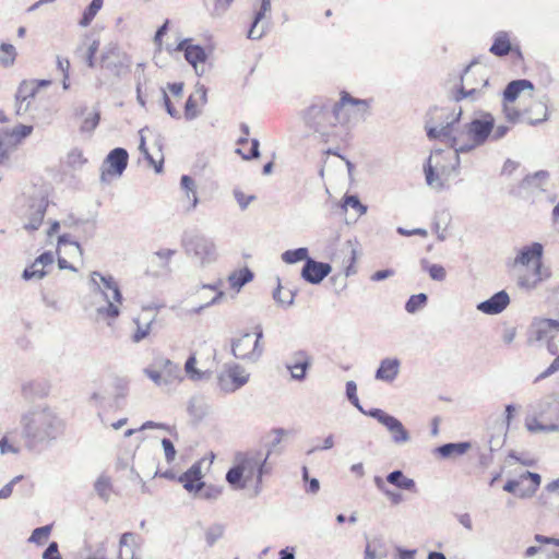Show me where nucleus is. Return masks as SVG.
<instances>
[{"label":"nucleus","instance_id":"4d7b16f0","mask_svg":"<svg viewBox=\"0 0 559 559\" xmlns=\"http://www.w3.org/2000/svg\"><path fill=\"white\" fill-rule=\"evenodd\" d=\"M144 373L147 378H150L157 386H168L167 382L164 380L163 372L159 368L156 367V360L152 362L148 367L144 369Z\"/></svg>","mask_w":559,"mask_h":559},{"label":"nucleus","instance_id":"f8f14e48","mask_svg":"<svg viewBox=\"0 0 559 559\" xmlns=\"http://www.w3.org/2000/svg\"><path fill=\"white\" fill-rule=\"evenodd\" d=\"M249 373L239 365L230 366L218 376V386L225 393H233L249 381Z\"/></svg>","mask_w":559,"mask_h":559},{"label":"nucleus","instance_id":"79ce46f5","mask_svg":"<svg viewBox=\"0 0 559 559\" xmlns=\"http://www.w3.org/2000/svg\"><path fill=\"white\" fill-rule=\"evenodd\" d=\"M425 177L427 185L436 190L443 189L444 185L449 181L450 175H441L438 169H432L425 166Z\"/></svg>","mask_w":559,"mask_h":559},{"label":"nucleus","instance_id":"8fccbe9b","mask_svg":"<svg viewBox=\"0 0 559 559\" xmlns=\"http://www.w3.org/2000/svg\"><path fill=\"white\" fill-rule=\"evenodd\" d=\"M308 257L307 248H298L295 250H287L283 252L282 260L287 264H294L300 261H307Z\"/></svg>","mask_w":559,"mask_h":559},{"label":"nucleus","instance_id":"39448f33","mask_svg":"<svg viewBox=\"0 0 559 559\" xmlns=\"http://www.w3.org/2000/svg\"><path fill=\"white\" fill-rule=\"evenodd\" d=\"M182 246L188 257L205 267L217 260L215 242L204 235H189L182 240Z\"/></svg>","mask_w":559,"mask_h":559},{"label":"nucleus","instance_id":"69168bd1","mask_svg":"<svg viewBox=\"0 0 559 559\" xmlns=\"http://www.w3.org/2000/svg\"><path fill=\"white\" fill-rule=\"evenodd\" d=\"M63 247H69V249H74L76 255L82 257V249L78 241L73 240L70 235H61L58 238V248L61 250Z\"/></svg>","mask_w":559,"mask_h":559},{"label":"nucleus","instance_id":"9b49d317","mask_svg":"<svg viewBox=\"0 0 559 559\" xmlns=\"http://www.w3.org/2000/svg\"><path fill=\"white\" fill-rule=\"evenodd\" d=\"M460 166V155H457L454 151H442L436 150L433 151L428 160L426 167L438 169L441 175H450V178L457 174V169Z\"/></svg>","mask_w":559,"mask_h":559},{"label":"nucleus","instance_id":"20e7f679","mask_svg":"<svg viewBox=\"0 0 559 559\" xmlns=\"http://www.w3.org/2000/svg\"><path fill=\"white\" fill-rule=\"evenodd\" d=\"M334 115L332 118L340 126L354 124L366 119L369 111V103L366 99L352 97L347 92H342L340 100H333Z\"/></svg>","mask_w":559,"mask_h":559},{"label":"nucleus","instance_id":"a211bd4d","mask_svg":"<svg viewBox=\"0 0 559 559\" xmlns=\"http://www.w3.org/2000/svg\"><path fill=\"white\" fill-rule=\"evenodd\" d=\"M550 271L543 266V264H536L532 271L526 270L518 277V285L524 289H535L543 281L550 277Z\"/></svg>","mask_w":559,"mask_h":559},{"label":"nucleus","instance_id":"5fc2aeb1","mask_svg":"<svg viewBox=\"0 0 559 559\" xmlns=\"http://www.w3.org/2000/svg\"><path fill=\"white\" fill-rule=\"evenodd\" d=\"M1 56H0V62L4 67H10L14 63L16 58V50L15 47L11 44H1L0 45Z\"/></svg>","mask_w":559,"mask_h":559},{"label":"nucleus","instance_id":"f3484780","mask_svg":"<svg viewBox=\"0 0 559 559\" xmlns=\"http://www.w3.org/2000/svg\"><path fill=\"white\" fill-rule=\"evenodd\" d=\"M331 270L330 264L317 262L310 258L305 262L301 276L308 283L319 284L330 274Z\"/></svg>","mask_w":559,"mask_h":559},{"label":"nucleus","instance_id":"72a5a7b5","mask_svg":"<svg viewBox=\"0 0 559 559\" xmlns=\"http://www.w3.org/2000/svg\"><path fill=\"white\" fill-rule=\"evenodd\" d=\"M180 188L185 192L186 199L190 202L188 211L194 210L199 204L194 179L188 175H183L180 179Z\"/></svg>","mask_w":559,"mask_h":559},{"label":"nucleus","instance_id":"ea45409f","mask_svg":"<svg viewBox=\"0 0 559 559\" xmlns=\"http://www.w3.org/2000/svg\"><path fill=\"white\" fill-rule=\"evenodd\" d=\"M295 296V292L284 289L281 285L280 278H277V286L273 292V299L275 302L283 308H288L294 305Z\"/></svg>","mask_w":559,"mask_h":559},{"label":"nucleus","instance_id":"2f4dec72","mask_svg":"<svg viewBox=\"0 0 559 559\" xmlns=\"http://www.w3.org/2000/svg\"><path fill=\"white\" fill-rule=\"evenodd\" d=\"M557 501H559V479L547 484L538 498V502L548 510H555Z\"/></svg>","mask_w":559,"mask_h":559},{"label":"nucleus","instance_id":"f704fd0d","mask_svg":"<svg viewBox=\"0 0 559 559\" xmlns=\"http://www.w3.org/2000/svg\"><path fill=\"white\" fill-rule=\"evenodd\" d=\"M462 115V110L457 112V115L452 119L451 122H447L445 124H440L438 127L427 128V135L430 140L439 139L442 142L448 144L449 138L451 135L452 124L460 119Z\"/></svg>","mask_w":559,"mask_h":559},{"label":"nucleus","instance_id":"bf43d9fd","mask_svg":"<svg viewBox=\"0 0 559 559\" xmlns=\"http://www.w3.org/2000/svg\"><path fill=\"white\" fill-rule=\"evenodd\" d=\"M348 207L355 210L359 216L367 213V206L364 205L357 195H345L343 202V209L347 210Z\"/></svg>","mask_w":559,"mask_h":559},{"label":"nucleus","instance_id":"6ab92c4d","mask_svg":"<svg viewBox=\"0 0 559 559\" xmlns=\"http://www.w3.org/2000/svg\"><path fill=\"white\" fill-rule=\"evenodd\" d=\"M448 144L457 155L468 153L478 147L472 142L466 124L460 130L453 129V127L451 128V135Z\"/></svg>","mask_w":559,"mask_h":559},{"label":"nucleus","instance_id":"3c124183","mask_svg":"<svg viewBox=\"0 0 559 559\" xmlns=\"http://www.w3.org/2000/svg\"><path fill=\"white\" fill-rule=\"evenodd\" d=\"M503 114L506 120L510 123L524 121V109H518L512 103H503Z\"/></svg>","mask_w":559,"mask_h":559},{"label":"nucleus","instance_id":"393cba45","mask_svg":"<svg viewBox=\"0 0 559 559\" xmlns=\"http://www.w3.org/2000/svg\"><path fill=\"white\" fill-rule=\"evenodd\" d=\"M543 257V246L539 242H533L530 246L523 247L518 257L515 258V264H521L523 266H528L532 264L535 266L536 264L542 263Z\"/></svg>","mask_w":559,"mask_h":559},{"label":"nucleus","instance_id":"cd10ccee","mask_svg":"<svg viewBox=\"0 0 559 559\" xmlns=\"http://www.w3.org/2000/svg\"><path fill=\"white\" fill-rule=\"evenodd\" d=\"M155 360L156 367L162 370L164 380L168 385L182 381V372L178 364L165 357H157Z\"/></svg>","mask_w":559,"mask_h":559},{"label":"nucleus","instance_id":"4c0bfd02","mask_svg":"<svg viewBox=\"0 0 559 559\" xmlns=\"http://www.w3.org/2000/svg\"><path fill=\"white\" fill-rule=\"evenodd\" d=\"M471 448L468 442H457V443H445L436 449V452L442 457H451L463 455Z\"/></svg>","mask_w":559,"mask_h":559},{"label":"nucleus","instance_id":"680f3d73","mask_svg":"<svg viewBox=\"0 0 559 559\" xmlns=\"http://www.w3.org/2000/svg\"><path fill=\"white\" fill-rule=\"evenodd\" d=\"M45 275H46L45 269L41 267L40 264H37V260H35L29 267H26L23 271L22 277L25 281H29L33 278L41 280Z\"/></svg>","mask_w":559,"mask_h":559},{"label":"nucleus","instance_id":"864d4df0","mask_svg":"<svg viewBox=\"0 0 559 559\" xmlns=\"http://www.w3.org/2000/svg\"><path fill=\"white\" fill-rule=\"evenodd\" d=\"M252 280V273L250 270L245 269L239 273H233L229 275L228 281L233 288H241L245 284L249 283Z\"/></svg>","mask_w":559,"mask_h":559},{"label":"nucleus","instance_id":"1a4fd4ad","mask_svg":"<svg viewBox=\"0 0 559 559\" xmlns=\"http://www.w3.org/2000/svg\"><path fill=\"white\" fill-rule=\"evenodd\" d=\"M262 336V329L258 328L257 332L245 333L235 340L233 342L234 356L242 360L257 361L263 353V347L260 344Z\"/></svg>","mask_w":559,"mask_h":559},{"label":"nucleus","instance_id":"473e14b6","mask_svg":"<svg viewBox=\"0 0 559 559\" xmlns=\"http://www.w3.org/2000/svg\"><path fill=\"white\" fill-rule=\"evenodd\" d=\"M384 427L391 433L392 441L395 444H404L411 440L409 432L405 429L401 420L392 416Z\"/></svg>","mask_w":559,"mask_h":559},{"label":"nucleus","instance_id":"e2e57ef3","mask_svg":"<svg viewBox=\"0 0 559 559\" xmlns=\"http://www.w3.org/2000/svg\"><path fill=\"white\" fill-rule=\"evenodd\" d=\"M100 120V114L99 110L95 109L90 116H87L82 124H81V131L82 132H93L96 127L98 126Z\"/></svg>","mask_w":559,"mask_h":559},{"label":"nucleus","instance_id":"58836bf2","mask_svg":"<svg viewBox=\"0 0 559 559\" xmlns=\"http://www.w3.org/2000/svg\"><path fill=\"white\" fill-rule=\"evenodd\" d=\"M221 286H222L221 281L215 284L203 285L201 287L202 292H205L209 289V290L215 293V295L213 297H211L210 300L206 301L205 304H201L199 307L194 308L192 310V312L200 313L203 309H205L212 305L218 304L225 297V293L221 289Z\"/></svg>","mask_w":559,"mask_h":559},{"label":"nucleus","instance_id":"49530a36","mask_svg":"<svg viewBox=\"0 0 559 559\" xmlns=\"http://www.w3.org/2000/svg\"><path fill=\"white\" fill-rule=\"evenodd\" d=\"M103 4L104 0H92L88 7L84 10L81 20L79 21V25L81 27H87L103 8Z\"/></svg>","mask_w":559,"mask_h":559},{"label":"nucleus","instance_id":"6e6552de","mask_svg":"<svg viewBox=\"0 0 559 559\" xmlns=\"http://www.w3.org/2000/svg\"><path fill=\"white\" fill-rule=\"evenodd\" d=\"M271 455V450L264 453L261 450H250L247 452L237 453L235 462L238 463L245 473L246 479H250L257 475V485L262 484V477L270 472L266 463Z\"/></svg>","mask_w":559,"mask_h":559},{"label":"nucleus","instance_id":"7c9ffc66","mask_svg":"<svg viewBox=\"0 0 559 559\" xmlns=\"http://www.w3.org/2000/svg\"><path fill=\"white\" fill-rule=\"evenodd\" d=\"M201 478L202 474L200 465L193 464L180 476L179 480L189 492H199L204 487V483L201 481Z\"/></svg>","mask_w":559,"mask_h":559},{"label":"nucleus","instance_id":"0eeeda50","mask_svg":"<svg viewBox=\"0 0 559 559\" xmlns=\"http://www.w3.org/2000/svg\"><path fill=\"white\" fill-rule=\"evenodd\" d=\"M333 100L313 104L309 107L306 116L307 123L316 132L322 136L334 134V129L338 126L337 121L332 118L334 115Z\"/></svg>","mask_w":559,"mask_h":559},{"label":"nucleus","instance_id":"09e8293b","mask_svg":"<svg viewBox=\"0 0 559 559\" xmlns=\"http://www.w3.org/2000/svg\"><path fill=\"white\" fill-rule=\"evenodd\" d=\"M245 476L243 471L240 465L236 463L234 467H231L226 474V480L235 488L243 489L246 487V483L241 481Z\"/></svg>","mask_w":559,"mask_h":559},{"label":"nucleus","instance_id":"c9c22d12","mask_svg":"<svg viewBox=\"0 0 559 559\" xmlns=\"http://www.w3.org/2000/svg\"><path fill=\"white\" fill-rule=\"evenodd\" d=\"M386 481L400 489L415 491L416 484L414 479L406 477L402 471L396 469L388 474Z\"/></svg>","mask_w":559,"mask_h":559},{"label":"nucleus","instance_id":"412c9836","mask_svg":"<svg viewBox=\"0 0 559 559\" xmlns=\"http://www.w3.org/2000/svg\"><path fill=\"white\" fill-rule=\"evenodd\" d=\"M400 371L401 360L396 357H386L380 361L374 378L379 381L392 383L400 374Z\"/></svg>","mask_w":559,"mask_h":559},{"label":"nucleus","instance_id":"9d476101","mask_svg":"<svg viewBox=\"0 0 559 559\" xmlns=\"http://www.w3.org/2000/svg\"><path fill=\"white\" fill-rule=\"evenodd\" d=\"M129 154L122 147H116L109 152L102 165L100 180L109 182L112 178H119L128 166Z\"/></svg>","mask_w":559,"mask_h":559},{"label":"nucleus","instance_id":"b1692460","mask_svg":"<svg viewBox=\"0 0 559 559\" xmlns=\"http://www.w3.org/2000/svg\"><path fill=\"white\" fill-rule=\"evenodd\" d=\"M207 91L204 85L197 84L195 91L191 94L185 105V117L187 120H193L200 115V110H198V104L202 105L207 102Z\"/></svg>","mask_w":559,"mask_h":559},{"label":"nucleus","instance_id":"13d9d810","mask_svg":"<svg viewBox=\"0 0 559 559\" xmlns=\"http://www.w3.org/2000/svg\"><path fill=\"white\" fill-rule=\"evenodd\" d=\"M144 131L145 129H142L139 131V134H140V144H139V151L144 155V157L147 159V162L154 166L155 168V171L157 174H159L162 171V167H163V159L159 160V163L157 164L155 162V159L153 158V156L148 153L147 148H146V143H145V136H144Z\"/></svg>","mask_w":559,"mask_h":559},{"label":"nucleus","instance_id":"5701e85b","mask_svg":"<svg viewBox=\"0 0 559 559\" xmlns=\"http://www.w3.org/2000/svg\"><path fill=\"white\" fill-rule=\"evenodd\" d=\"M311 366V357L304 350L293 354L292 361L286 365L290 370L292 378L295 380H304L308 368Z\"/></svg>","mask_w":559,"mask_h":559},{"label":"nucleus","instance_id":"052dcab7","mask_svg":"<svg viewBox=\"0 0 559 559\" xmlns=\"http://www.w3.org/2000/svg\"><path fill=\"white\" fill-rule=\"evenodd\" d=\"M197 358L195 356H190L185 364V371L189 379L192 381H199L203 379L204 372L195 368Z\"/></svg>","mask_w":559,"mask_h":559},{"label":"nucleus","instance_id":"f257e3e1","mask_svg":"<svg viewBox=\"0 0 559 559\" xmlns=\"http://www.w3.org/2000/svg\"><path fill=\"white\" fill-rule=\"evenodd\" d=\"M88 284L94 294H98L106 301L105 306L96 308V320L115 321L120 314V305H122L123 297L117 281L110 274H102L94 271L90 274Z\"/></svg>","mask_w":559,"mask_h":559},{"label":"nucleus","instance_id":"c85d7f7f","mask_svg":"<svg viewBox=\"0 0 559 559\" xmlns=\"http://www.w3.org/2000/svg\"><path fill=\"white\" fill-rule=\"evenodd\" d=\"M548 119V107L545 102L534 100L524 108V121L531 126L544 122Z\"/></svg>","mask_w":559,"mask_h":559},{"label":"nucleus","instance_id":"de8ad7c7","mask_svg":"<svg viewBox=\"0 0 559 559\" xmlns=\"http://www.w3.org/2000/svg\"><path fill=\"white\" fill-rule=\"evenodd\" d=\"M3 130L7 131L12 141L19 145L24 139L32 134L33 126L17 124L12 129L3 128Z\"/></svg>","mask_w":559,"mask_h":559},{"label":"nucleus","instance_id":"774afa93","mask_svg":"<svg viewBox=\"0 0 559 559\" xmlns=\"http://www.w3.org/2000/svg\"><path fill=\"white\" fill-rule=\"evenodd\" d=\"M548 177V173L547 171H544V170H539V171H536L534 175H530V176H526L522 183H521V187L524 188V189H527L530 187H539L537 181H544L546 180Z\"/></svg>","mask_w":559,"mask_h":559},{"label":"nucleus","instance_id":"423d86ee","mask_svg":"<svg viewBox=\"0 0 559 559\" xmlns=\"http://www.w3.org/2000/svg\"><path fill=\"white\" fill-rule=\"evenodd\" d=\"M461 80L462 86L453 96L455 102H460L466 97L476 99L480 95L483 88L489 85L486 69L476 62L471 63L466 68Z\"/></svg>","mask_w":559,"mask_h":559},{"label":"nucleus","instance_id":"4be33fe9","mask_svg":"<svg viewBox=\"0 0 559 559\" xmlns=\"http://www.w3.org/2000/svg\"><path fill=\"white\" fill-rule=\"evenodd\" d=\"M509 295L504 292H498L489 299L477 305V310L486 314H498L502 312L509 305Z\"/></svg>","mask_w":559,"mask_h":559},{"label":"nucleus","instance_id":"4468645a","mask_svg":"<svg viewBox=\"0 0 559 559\" xmlns=\"http://www.w3.org/2000/svg\"><path fill=\"white\" fill-rule=\"evenodd\" d=\"M48 202L44 198L32 199L24 213L23 228L27 231L37 230L44 219Z\"/></svg>","mask_w":559,"mask_h":559},{"label":"nucleus","instance_id":"a19ab883","mask_svg":"<svg viewBox=\"0 0 559 559\" xmlns=\"http://www.w3.org/2000/svg\"><path fill=\"white\" fill-rule=\"evenodd\" d=\"M17 145L12 141L9 133L3 129H0V164L9 162L10 156Z\"/></svg>","mask_w":559,"mask_h":559},{"label":"nucleus","instance_id":"0e129e2a","mask_svg":"<svg viewBox=\"0 0 559 559\" xmlns=\"http://www.w3.org/2000/svg\"><path fill=\"white\" fill-rule=\"evenodd\" d=\"M36 91H37V87L35 86L34 83L24 82L20 85V87L16 92V95H15V99L29 100L31 98H33L35 96Z\"/></svg>","mask_w":559,"mask_h":559},{"label":"nucleus","instance_id":"6e6d98bb","mask_svg":"<svg viewBox=\"0 0 559 559\" xmlns=\"http://www.w3.org/2000/svg\"><path fill=\"white\" fill-rule=\"evenodd\" d=\"M427 299H428V297L424 293H420V294H417V295H413L406 301L405 310L408 313H415L416 311H418L419 309H421L426 305Z\"/></svg>","mask_w":559,"mask_h":559},{"label":"nucleus","instance_id":"c756f323","mask_svg":"<svg viewBox=\"0 0 559 559\" xmlns=\"http://www.w3.org/2000/svg\"><path fill=\"white\" fill-rule=\"evenodd\" d=\"M156 314L152 312L151 308H144L143 313L134 320L136 324V331L134 332L132 340L135 343L144 340L151 332L152 323L155 321Z\"/></svg>","mask_w":559,"mask_h":559},{"label":"nucleus","instance_id":"f03ea898","mask_svg":"<svg viewBox=\"0 0 559 559\" xmlns=\"http://www.w3.org/2000/svg\"><path fill=\"white\" fill-rule=\"evenodd\" d=\"M23 433L35 441L56 439L63 429V421L48 407H35L22 416Z\"/></svg>","mask_w":559,"mask_h":559},{"label":"nucleus","instance_id":"e433bc0d","mask_svg":"<svg viewBox=\"0 0 559 559\" xmlns=\"http://www.w3.org/2000/svg\"><path fill=\"white\" fill-rule=\"evenodd\" d=\"M490 52L498 57L508 55L511 50V44L507 32H498L495 35L493 44L490 47Z\"/></svg>","mask_w":559,"mask_h":559},{"label":"nucleus","instance_id":"a18cd8bd","mask_svg":"<svg viewBox=\"0 0 559 559\" xmlns=\"http://www.w3.org/2000/svg\"><path fill=\"white\" fill-rule=\"evenodd\" d=\"M94 489L97 493V496L105 502L109 501L111 492H112V486L111 480L106 475H100L97 480L94 484Z\"/></svg>","mask_w":559,"mask_h":559},{"label":"nucleus","instance_id":"c03bdc74","mask_svg":"<svg viewBox=\"0 0 559 559\" xmlns=\"http://www.w3.org/2000/svg\"><path fill=\"white\" fill-rule=\"evenodd\" d=\"M188 411L194 418L202 419L210 413V406L203 397L193 396L189 401Z\"/></svg>","mask_w":559,"mask_h":559},{"label":"nucleus","instance_id":"37998d69","mask_svg":"<svg viewBox=\"0 0 559 559\" xmlns=\"http://www.w3.org/2000/svg\"><path fill=\"white\" fill-rule=\"evenodd\" d=\"M133 542L134 535L132 533L122 534L119 542L118 559H135V552L132 546Z\"/></svg>","mask_w":559,"mask_h":559},{"label":"nucleus","instance_id":"2eb2a0df","mask_svg":"<svg viewBox=\"0 0 559 559\" xmlns=\"http://www.w3.org/2000/svg\"><path fill=\"white\" fill-rule=\"evenodd\" d=\"M190 39L181 40L176 50L183 51L186 60L194 68L198 75H202L205 72L206 52L199 45L189 44Z\"/></svg>","mask_w":559,"mask_h":559},{"label":"nucleus","instance_id":"7ed1b4c3","mask_svg":"<svg viewBox=\"0 0 559 559\" xmlns=\"http://www.w3.org/2000/svg\"><path fill=\"white\" fill-rule=\"evenodd\" d=\"M525 427L530 432H558L559 431V404L548 397L539 402L532 415L525 418Z\"/></svg>","mask_w":559,"mask_h":559},{"label":"nucleus","instance_id":"ddd939ff","mask_svg":"<svg viewBox=\"0 0 559 559\" xmlns=\"http://www.w3.org/2000/svg\"><path fill=\"white\" fill-rule=\"evenodd\" d=\"M102 68L110 74L120 78L129 70V61L119 48L108 47L102 56Z\"/></svg>","mask_w":559,"mask_h":559},{"label":"nucleus","instance_id":"aec40b11","mask_svg":"<svg viewBox=\"0 0 559 559\" xmlns=\"http://www.w3.org/2000/svg\"><path fill=\"white\" fill-rule=\"evenodd\" d=\"M559 333V321L554 319H538L532 325V335L536 341L549 342Z\"/></svg>","mask_w":559,"mask_h":559},{"label":"nucleus","instance_id":"338daca9","mask_svg":"<svg viewBox=\"0 0 559 559\" xmlns=\"http://www.w3.org/2000/svg\"><path fill=\"white\" fill-rule=\"evenodd\" d=\"M50 531L51 527L49 525L37 527L33 531L28 542L40 545L48 538Z\"/></svg>","mask_w":559,"mask_h":559},{"label":"nucleus","instance_id":"bb28decb","mask_svg":"<svg viewBox=\"0 0 559 559\" xmlns=\"http://www.w3.org/2000/svg\"><path fill=\"white\" fill-rule=\"evenodd\" d=\"M271 0H261L260 8L255 12L252 25L248 32L249 39L255 40L261 39L263 37L267 27L264 24H262L261 26L259 24L265 17V14L271 11Z\"/></svg>","mask_w":559,"mask_h":559},{"label":"nucleus","instance_id":"a878e982","mask_svg":"<svg viewBox=\"0 0 559 559\" xmlns=\"http://www.w3.org/2000/svg\"><path fill=\"white\" fill-rule=\"evenodd\" d=\"M534 85L531 81L521 79L510 82L503 91V103H514L522 93L527 92L532 96Z\"/></svg>","mask_w":559,"mask_h":559},{"label":"nucleus","instance_id":"dca6fc26","mask_svg":"<svg viewBox=\"0 0 559 559\" xmlns=\"http://www.w3.org/2000/svg\"><path fill=\"white\" fill-rule=\"evenodd\" d=\"M493 123L495 119L490 114H487L484 119H474L466 123L474 145L481 146L485 144L492 132Z\"/></svg>","mask_w":559,"mask_h":559},{"label":"nucleus","instance_id":"603ef678","mask_svg":"<svg viewBox=\"0 0 559 559\" xmlns=\"http://www.w3.org/2000/svg\"><path fill=\"white\" fill-rule=\"evenodd\" d=\"M225 526L223 524H212L205 530V542L209 547H212L218 539L224 536Z\"/></svg>","mask_w":559,"mask_h":559}]
</instances>
